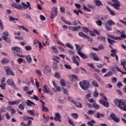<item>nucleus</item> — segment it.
Masks as SVG:
<instances>
[{"mask_svg": "<svg viewBox=\"0 0 126 126\" xmlns=\"http://www.w3.org/2000/svg\"><path fill=\"white\" fill-rule=\"evenodd\" d=\"M11 50L12 51H14V52H16V53H20L21 51L20 48L17 46L12 47Z\"/></svg>", "mask_w": 126, "mask_h": 126, "instance_id": "nucleus-17", "label": "nucleus"}, {"mask_svg": "<svg viewBox=\"0 0 126 126\" xmlns=\"http://www.w3.org/2000/svg\"><path fill=\"white\" fill-rule=\"evenodd\" d=\"M51 49L52 50H53V51H55L54 52L55 54H58L59 53V50H58V49L57 48L56 46H52L51 47Z\"/></svg>", "mask_w": 126, "mask_h": 126, "instance_id": "nucleus-35", "label": "nucleus"}, {"mask_svg": "<svg viewBox=\"0 0 126 126\" xmlns=\"http://www.w3.org/2000/svg\"><path fill=\"white\" fill-rule=\"evenodd\" d=\"M83 9H84V10H85L86 11H87L88 12H91V9L87 8V7H86V6H85V5H83Z\"/></svg>", "mask_w": 126, "mask_h": 126, "instance_id": "nucleus-44", "label": "nucleus"}, {"mask_svg": "<svg viewBox=\"0 0 126 126\" xmlns=\"http://www.w3.org/2000/svg\"><path fill=\"white\" fill-rule=\"evenodd\" d=\"M76 58L77 59H78V61H80V58H79V56L77 55L76 56V57L74 56L72 57V62L74 63H75V64H76L77 66H79L80 64L79 63V62L76 61Z\"/></svg>", "mask_w": 126, "mask_h": 126, "instance_id": "nucleus-8", "label": "nucleus"}, {"mask_svg": "<svg viewBox=\"0 0 126 126\" xmlns=\"http://www.w3.org/2000/svg\"><path fill=\"white\" fill-rule=\"evenodd\" d=\"M111 6L114 7L116 10H120L121 9V2H117V3H114L111 4Z\"/></svg>", "mask_w": 126, "mask_h": 126, "instance_id": "nucleus-9", "label": "nucleus"}, {"mask_svg": "<svg viewBox=\"0 0 126 126\" xmlns=\"http://www.w3.org/2000/svg\"><path fill=\"white\" fill-rule=\"evenodd\" d=\"M117 117V115L115 113H111L110 114V118L113 120L116 117Z\"/></svg>", "mask_w": 126, "mask_h": 126, "instance_id": "nucleus-55", "label": "nucleus"}, {"mask_svg": "<svg viewBox=\"0 0 126 126\" xmlns=\"http://www.w3.org/2000/svg\"><path fill=\"white\" fill-rule=\"evenodd\" d=\"M105 28L108 31H112V26L107 22H106Z\"/></svg>", "mask_w": 126, "mask_h": 126, "instance_id": "nucleus-20", "label": "nucleus"}, {"mask_svg": "<svg viewBox=\"0 0 126 126\" xmlns=\"http://www.w3.org/2000/svg\"><path fill=\"white\" fill-rule=\"evenodd\" d=\"M9 20L10 21H13L14 23H16V22H15V20L16 21H18V19L17 18H14L13 17L9 16Z\"/></svg>", "mask_w": 126, "mask_h": 126, "instance_id": "nucleus-29", "label": "nucleus"}, {"mask_svg": "<svg viewBox=\"0 0 126 126\" xmlns=\"http://www.w3.org/2000/svg\"><path fill=\"white\" fill-rule=\"evenodd\" d=\"M42 91L47 94L50 93V89H49V88L46 85H44V87L43 88V89H42Z\"/></svg>", "mask_w": 126, "mask_h": 126, "instance_id": "nucleus-16", "label": "nucleus"}, {"mask_svg": "<svg viewBox=\"0 0 126 126\" xmlns=\"http://www.w3.org/2000/svg\"><path fill=\"white\" fill-rule=\"evenodd\" d=\"M111 81L113 82V83H116V82L118 81V79L115 77H113L111 78Z\"/></svg>", "mask_w": 126, "mask_h": 126, "instance_id": "nucleus-52", "label": "nucleus"}, {"mask_svg": "<svg viewBox=\"0 0 126 126\" xmlns=\"http://www.w3.org/2000/svg\"><path fill=\"white\" fill-rule=\"evenodd\" d=\"M68 122L69 125H70V126H75V125L74 124V123L73 122V121H72V120H69V121H68Z\"/></svg>", "mask_w": 126, "mask_h": 126, "instance_id": "nucleus-50", "label": "nucleus"}, {"mask_svg": "<svg viewBox=\"0 0 126 126\" xmlns=\"http://www.w3.org/2000/svg\"><path fill=\"white\" fill-rule=\"evenodd\" d=\"M94 1H95V5L97 6L103 5V3H102V2L100 0H95Z\"/></svg>", "mask_w": 126, "mask_h": 126, "instance_id": "nucleus-33", "label": "nucleus"}, {"mask_svg": "<svg viewBox=\"0 0 126 126\" xmlns=\"http://www.w3.org/2000/svg\"><path fill=\"white\" fill-rule=\"evenodd\" d=\"M1 63L4 64V63H8L9 60L7 58H3L2 59Z\"/></svg>", "mask_w": 126, "mask_h": 126, "instance_id": "nucleus-30", "label": "nucleus"}, {"mask_svg": "<svg viewBox=\"0 0 126 126\" xmlns=\"http://www.w3.org/2000/svg\"><path fill=\"white\" fill-rule=\"evenodd\" d=\"M1 38L5 41L6 43H10V42H11V39L10 38L8 37V32H3Z\"/></svg>", "mask_w": 126, "mask_h": 126, "instance_id": "nucleus-3", "label": "nucleus"}, {"mask_svg": "<svg viewBox=\"0 0 126 126\" xmlns=\"http://www.w3.org/2000/svg\"><path fill=\"white\" fill-rule=\"evenodd\" d=\"M50 119V116H47L46 117L43 118V121L44 123H47V122H49V120Z\"/></svg>", "mask_w": 126, "mask_h": 126, "instance_id": "nucleus-45", "label": "nucleus"}, {"mask_svg": "<svg viewBox=\"0 0 126 126\" xmlns=\"http://www.w3.org/2000/svg\"><path fill=\"white\" fill-rule=\"evenodd\" d=\"M79 85L81 87V88L85 91H87V90L89 89L90 83L88 81L83 80L82 82H80Z\"/></svg>", "mask_w": 126, "mask_h": 126, "instance_id": "nucleus-2", "label": "nucleus"}, {"mask_svg": "<svg viewBox=\"0 0 126 126\" xmlns=\"http://www.w3.org/2000/svg\"><path fill=\"white\" fill-rule=\"evenodd\" d=\"M35 72L36 74H38V75H39V76H42V73H41L40 71H39L38 70H35Z\"/></svg>", "mask_w": 126, "mask_h": 126, "instance_id": "nucleus-64", "label": "nucleus"}, {"mask_svg": "<svg viewBox=\"0 0 126 126\" xmlns=\"http://www.w3.org/2000/svg\"><path fill=\"white\" fill-rule=\"evenodd\" d=\"M18 27H19V28H20V29H23V30L26 31L27 32V33H28V32H29V30H28V29H27V28H26L24 26H18Z\"/></svg>", "mask_w": 126, "mask_h": 126, "instance_id": "nucleus-31", "label": "nucleus"}, {"mask_svg": "<svg viewBox=\"0 0 126 126\" xmlns=\"http://www.w3.org/2000/svg\"><path fill=\"white\" fill-rule=\"evenodd\" d=\"M52 67L54 70H58V69H59V68H58V64L55 62L52 63Z\"/></svg>", "mask_w": 126, "mask_h": 126, "instance_id": "nucleus-26", "label": "nucleus"}, {"mask_svg": "<svg viewBox=\"0 0 126 126\" xmlns=\"http://www.w3.org/2000/svg\"><path fill=\"white\" fill-rule=\"evenodd\" d=\"M19 109H20L22 111H23V110H24L25 109L24 105H23V104H20L19 105Z\"/></svg>", "mask_w": 126, "mask_h": 126, "instance_id": "nucleus-51", "label": "nucleus"}, {"mask_svg": "<svg viewBox=\"0 0 126 126\" xmlns=\"http://www.w3.org/2000/svg\"><path fill=\"white\" fill-rule=\"evenodd\" d=\"M99 102L100 104H101V105H103L104 107H106V108L109 107V102H108V101H104L102 99H99Z\"/></svg>", "mask_w": 126, "mask_h": 126, "instance_id": "nucleus-13", "label": "nucleus"}, {"mask_svg": "<svg viewBox=\"0 0 126 126\" xmlns=\"http://www.w3.org/2000/svg\"><path fill=\"white\" fill-rule=\"evenodd\" d=\"M107 36L110 38V39H113V40H116V37L113 35L107 34Z\"/></svg>", "mask_w": 126, "mask_h": 126, "instance_id": "nucleus-60", "label": "nucleus"}, {"mask_svg": "<svg viewBox=\"0 0 126 126\" xmlns=\"http://www.w3.org/2000/svg\"><path fill=\"white\" fill-rule=\"evenodd\" d=\"M5 85H6V84H1L0 85V87L1 89H5Z\"/></svg>", "mask_w": 126, "mask_h": 126, "instance_id": "nucleus-63", "label": "nucleus"}, {"mask_svg": "<svg viewBox=\"0 0 126 126\" xmlns=\"http://www.w3.org/2000/svg\"><path fill=\"white\" fill-rule=\"evenodd\" d=\"M5 71L6 72V75L8 76V75H12V76H14V73L12 70H11V69L10 68H7L5 70Z\"/></svg>", "mask_w": 126, "mask_h": 126, "instance_id": "nucleus-11", "label": "nucleus"}, {"mask_svg": "<svg viewBox=\"0 0 126 126\" xmlns=\"http://www.w3.org/2000/svg\"><path fill=\"white\" fill-rule=\"evenodd\" d=\"M75 46L76 48V50L78 52V54H79V53H81V51L82 50V48L80 46H79V45L75 44Z\"/></svg>", "mask_w": 126, "mask_h": 126, "instance_id": "nucleus-23", "label": "nucleus"}, {"mask_svg": "<svg viewBox=\"0 0 126 126\" xmlns=\"http://www.w3.org/2000/svg\"><path fill=\"white\" fill-rule=\"evenodd\" d=\"M68 29L71 30V31H78L79 29H81V27L80 26L77 27H69Z\"/></svg>", "mask_w": 126, "mask_h": 126, "instance_id": "nucleus-14", "label": "nucleus"}, {"mask_svg": "<svg viewBox=\"0 0 126 126\" xmlns=\"http://www.w3.org/2000/svg\"><path fill=\"white\" fill-rule=\"evenodd\" d=\"M58 13V8L56 7H54L52 8V13L50 16L51 19L53 20L54 18H55L56 17H57V15Z\"/></svg>", "mask_w": 126, "mask_h": 126, "instance_id": "nucleus-5", "label": "nucleus"}, {"mask_svg": "<svg viewBox=\"0 0 126 126\" xmlns=\"http://www.w3.org/2000/svg\"><path fill=\"white\" fill-rule=\"evenodd\" d=\"M44 69L45 72H49V73H51V68L50 67V66H49V65H45Z\"/></svg>", "mask_w": 126, "mask_h": 126, "instance_id": "nucleus-22", "label": "nucleus"}, {"mask_svg": "<svg viewBox=\"0 0 126 126\" xmlns=\"http://www.w3.org/2000/svg\"><path fill=\"white\" fill-rule=\"evenodd\" d=\"M78 55L79 56H80V57L82 58V59H83L84 60H86V59H88V57H87V56L84 54V53H83L82 52H79Z\"/></svg>", "mask_w": 126, "mask_h": 126, "instance_id": "nucleus-19", "label": "nucleus"}, {"mask_svg": "<svg viewBox=\"0 0 126 126\" xmlns=\"http://www.w3.org/2000/svg\"><path fill=\"white\" fill-rule=\"evenodd\" d=\"M42 111H45L46 113H48L49 112V109H48V107L43 106L42 107Z\"/></svg>", "mask_w": 126, "mask_h": 126, "instance_id": "nucleus-54", "label": "nucleus"}, {"mask_svg": "<svg viewBox=\"0 0 126 126\" xmlns=\"http://www.w3.org/2000/svg\"><path fill=\"white\" fill-rule=\"evenodd\" d=\"M111 75H112V72L111 71H109L108 72V73L105 74L104 75V77H110V76H111Z\"/></svg>", "mask_w": 126, "mask_h": 126, "instance_id": "nucleus-49", "label": "nucleus"}, {"mask_svg": "<svg viewBox=\"0 0 126 126\" xmlns=\"http://www.w3.org/2000/svg\"><path fill=\"white\" fill-rule=\"evenodd\" d=\"M94 96L95 97V98H97V97L99 96V93H98V90L97 89H95L94 92Z\"/></svg>", "mask_w": 126, "mask_h": 126, "instance_id": "nucleus-32", "label": "nucleus"}, {"mask_svg": "<svg viewBox=\"0 0 126 126\" xmlns=\"http://www.w3.org/2000/svg\"><path fill=\"white\" fill-rule=\"evenodd\" d=\"M92 106L93 108H94L96 110H99L100 109V106L96 103H94Z\"/></svg>", "mask_w": 126, "mask_h": 126, "instance_id": "nucleus-25", "label": "nucleus"}, {"mask_svg": "<svg viewBox=\"0 0 126 126\" xmlns=\"http://www.w3.org/2000/svg\"><path fill=\"white\" fill-rule=\"evenodd\" d=\"M78 35L79 36H80V37H82V38H83L84 39H87L88 42H90V43H93V39L92 38V37L88 36V35L84 34V33L82 32H79L78 33Z\"/></svg>", "mask_w": 126, "mask_h": 126, "instance_id": "nucleus-4", "label": "nucleus"}, {"mask_svg": "<svg viewBox=\"0 0 126 126\" xmlns=\"http://www.w3.org/2000/svg\"><path fill=\"white\" fill-rule=\"evenodd\" d=\"M94 78H95V79H96V80L97 81H98V82H99L100 83H101V84H104V81H103L102 79H101V77H100L99 76H98V75H97V74L94 73Z\"/></svg>", "mask_w": 126, "mask_h": 126, "instance_id": "nucleus-12", "label": "nucleus"}, {"mask_svg": "<svg viewBox=\"0 0 126 126\" xmlns=\"http://www.w3.org/2000/svg\"><path fill=\"white\" fill-rule=\"evenodd\" d=\"M91 56H93L94 61H95V62H99V61H100V58H99V56L97 55V54L95 53H92L91 54Z\"/></svg>", "mask_w": 126, "mask_h": 126, "instance_id": "nucleus-10", "label": "nucleus"}, {"mask_svg": "<svg viewBox=\"0 0 126 126\" xmlns=\"http://www.w3.org/2000/svg\"><path fill=\"white\" fill-rule=\"evenodd\" d=\"M17 9H20V10H22V9H23V7L21 5V4H17V7H16Z\"/></svg>", "mask_w": 126, "mask_h": 126, "instance_id": "nucleus-41", "label": "nucleus"}, {"mask_svg": "<svg viewBox=\"0 0 126 126\" xmlns=\"http://www.w3.org/2000/svg\"><path fill=\"white\" fill-rule=\"evenodd\" d=\"M7 84L8 85H10V86L13 87L14 89H17V87H16V85L14 84V82L12 79H8L7 81Z\"/></svg>", "mask_w": 126, "mask_h": 126, "instance_id": "nucleus-7", "label": "nucleus"}, {"mask_svg": "<svg viewBox=\"0 0 126 126\" xmlns=\"http://www.w3.org/2000/svg\"><path fill=\"white\" fill-rule=\"evenodd\" d=\"M65 46H66V47L69 48L71 50H73V49H74L73 46L71 45V44H70V43H66Z\"/></svg>", "mask_w": 126, "mask_h": 126, "instance_id": "nucleus-36", "label": "nucleus"}, {"mask_svg": "<svg viewBox=\"0 0 126 126\" xmlns=\"http://www.w3.org/2000/svg\"><path fill=\"white\" fill-rule=\"evenodd\" d=\"M26 59L28 63H31V62H32V58L30 55H27L26 56Z\"/></svg>", "mask_w": 126, "mask_h": 126, "instance_id": "nucleus-27", "label": "nucleus"}, {"mask_svg": "<svg viewBox=\"0 0 126 126\" xmlns=\"http://www.w3.org/2000/svg\"><path fill=\"white\" fill-rule=\"evenodd\" d=\"M114 103L115 105L118 107V108H120V109H121V110L126 112V102L125 101H123V99H116L114 101Z\"/></svg>", "mask_w": 126, "mask_h": 126, "instance_id": "nucleus-1", "label": "nucleus"}, {"mask_svg": "<svg viewBox=\"0 0 126 126\" xmlns=\"http://www.w3.org/2000/svg\"><path fill=\"white\" fill-rule=\"evenodd\" d=\"M31 98L34 99V100H36V101H39V97H38L36 95H33V96L31 97Z\"/></svg>", "mask_w": 126, "mask_h": 126, "instance_id": "nucleus-59", "label": "nucleus"}, {"mask_svg": "<svg viewBox=\"0 0 126 126\" xmlns=\"http://www.w3.org/2000/svg\"><path fill=\"white\" fill-rule=\"evenodd\" d=\"M64 66L65 68H66V69H71V66L70 65H68L67 64H64Z\"/></svg>", "mask_w": 126, "mask_h": 126, "instance_id": "nucleus-48", "label": "nucleus"}, {"mask_svg": "<svg viewBox=\"0 0 126 126\" xmlns=\"http://www.w3.org/2000/svg\"><path fill=\"white\" fill-rule=\"evenodd\" d=\"M107 41L109 44H110V45H114V43H116V41L112 40L110 38H107Z\"/></svg>", "mask_w": 126, "mask_h": 126, "instance_id": "nucleus-34", "label": "nucleus"}, {"mask_svg": "<svg viewBox=\"0 0 126 126\" xmlns=\"http://www.w3.org/2000/svg\"><path fill=\"white\" fill-rule=\"evenodd\" d=\"M0 111L2 113H4V112L6 111V108L4 106H2L1 108Z\"/></svg>", "mask_w": 126, "mask_h": 126, "instance_id": "nucleus-62", "label": "nucleus"}, {"mask_svg": "<svg viewBox=\"0 0 126 126\" xmlns=\"http://www.w3.org/2000/svg\"><path fill=\"white\" fill-rule=\"evenodd\" d=\"M121 65H123V66H126V60H124L123 61H121Z\"/></svg>", "mask_w": 126, "mask_h": 126, "instance_id": "nucleus-61", "label": "nucleus"}, {"mask_svg": "<svg viewBox=\"0 0 126 126\" xmlns=\"http://www.w3.org/2000/svg\"><path fill=\"white\" fill-rule=\"evenodd\" d=\"M114 122L115 123H120V118L116 116L115 119H113Z\"/></svg>", "mask_w": 126, "mask_h": 126, "instance_id": "nucleus-56", "label": "nucleus"}, {"mask_svg": "<svg viewBox=\"0 0 126 126\" xmlns=\"http://www.w3.org/2000/svg\"><path fill=\"white\" fill-rule=\"evenodd\" d=\"M60 83L63 87H65V81H64L63 79H62L61 80H60Z\"/></svg>", "mask_w": 126, "mask_h": 126, "instance_id": "nucleus-37", "label": "nucleus"}, {"mask_svg": "<svg viewBox=\"0 0 126 126\" xmlns=\"http://www.w3.org/2000/svg\"><path fill=\"white\" fill-rule=\"evenodd\" d=\"M55 77L58 78V79H61V75H60V73L58 72H56L54 75Z\"/></svg>", "mask_w": 126, "mask_h": 126, "instance_id": "nucleus-38", "label": "nucleus"}, {"mask_svg": "<svg viewBox=\"0 0 126 126\" xmlns=\"http://www.w3.org/2000/svg\"><path fill=\"white\" fill-rule=\"evenodd\" d=\"M71 116L74 118V119H75V120H77L78 118V114H77V113H73L71 114Z\"/></svg>", "mask_w": 126, "mask_h": 126, "instance_id": "nucleus-47", "label": "nucleus"}, {"mask_svg": "<svg viewBox=\"0 0 126 126\" xmlns=\"http://www.w3.org/2000/svg\"><path fill=\"white\" fill-rule=\"evenodd\" d=\"M54 121L55 122H59V123H62V116L59 113H56L55 114V118H54Z\"/></svg>", "mask_w": 126, "mask_h": 126, "instance_id": "nucleus-6", "label": "nucleus"}, {"mask_svg": "<svg viewBox=\"0 0 126 126\" xmlns=\"http://www.w3.org/2000/svg\"><path fill=\"white\" fill-rule=\"evenodd\" d=\"M98 50H105V48L104 47V45L103 44H100L98 47Z\"/></svg>", "mask_w": 126, "mask_h": 126, "instance_id": "nucleus-58", "label": "nucleus"}, {"mask_svg": "<svg viewBox=\"0 0 126 126\" xmlns=\"http://www.w3.org/2000/svg\"><path fill=\"white\" fill-rule=\"evenodd\" d=\"M60 11L61 13H65V8H64L63 7H60Z\"/></svg>", "mask_w": 126, "mask_h": 126, "instance_id": "nucleus-53", "label": "nucleus"}, {"mask_svg": "<svg viewBox=\"0 0 126 126\" xmlns=\"http://www.w3.org/2000/svg\"><path fill=\"white\" fill-rule=\"evenodd\" d=\"M25 104H26L27 106H32V104L34 106L36 105L34 102L29 99L27 100V102H25Z\"/></svg>", "mask_w": 126, "mask_h": 126, "instance_id": "nucleus-21", "label": "nucleus"}, {"mask_svg": "<svg viewBox=\"0 0 126 126\" xmlns=\"http://www.w3.org/2000/svg\"><path fill=\"white\" fill-rule=\"evenodd\" d=\"M106 22L108 24L111 25V26H112V25H115V22H113V21L112 20H108Z\"/></svg>", "mask_w": 126, "mask_h": 126, "instance_id": "nucleus-46", "label": "nucleus"}, {"mask_svg": "<svg viewBox=\"0 0 126 126\" xmlns=\"http://www.w3.org/2000/svg\"><path fill=\"white\" fill-rule=\"evenodd\" d=\"M106 9L107 10H108V11H109L111 15H112V16H114L115 15V12L114 11H112V10H111V9L110 8V7L107 6L106 7Z\"/></svg>", "mask_w": 126, "mask_h": 126, "instance_id": "nucleus-28", "label": "nucleus"}, {"mask_svg": "<svg viewBox=\"0 0 126 126\" xmlns=\"http://www.w3.org/2000/svg\"><path fill=\"white\" fill-rule=\"evenodd\" d=\"M28 112L32 116H35V114H34L35 111L33 110H28Z\"/></svg>", "mask_w": 126, "mask_h": 126, "instance_id": "nucleus-43", "label": "nucleus"}, {"mask_svg": "<svg viewBox=\"0 0 126 126\" xmlns=\"http://www.w3.org/2000/svg\"><path fill=\"white\" fill-rule=\"evenodd\" d=\"M26 3H25L24 2H22V5L23 6V8H25V9H27V8H28V3H30L29 2H26Z\"/></svg>", "mask_w": 126, "mask_h": 126, "instance_id": "nucleus-24", "label": "nucleus"}, {"mask_svg": "<svg viewBox=\"0 0 126 126\" xmlns=\"http://www.w3.org/2000/svg\"><path fill=\"white\" fill-rule=\"evenodd\" d=\"M87 124L89 126H94L93 124H95V121L94 120H92L91 121L88 122Z\"/></svg>", "mask_w": 126, "mask_h": 126, "instance_id": "nucleus-40", "label": "nucleus"}, {"mask_svg": "<svg viewBox=\"0 0 126 126\" xmlns=\"http://www.w3.org/2000/svg\"><path fill=\"white\" fill-rule=\"evenodd\" d=\"M20 103V100H15V101H9L8 102V105H19V103Z\"/></svg>", "mask_w": 126, "mask_h": 126, "instance_id": "nucleus-15", "label": "nucleus"}, {"mask_svg": "<svg viewBox=\"0 0 126 126\" xmlns=\"http://www.w3.org/2000/svg\"><path fill=\"white\" fill-rule=\"evenodd\" d=\"M82 29L84 30V32H85L86 33H88V32H89V29L87 27H83Z\"/></svg>", "mask_w": 126, "mask_h": 126, "instance_id": "nucleus-42", "label": "nucleus"}, {"mask_svg": "<svg viewBox=\"0 0 126 126\" xmlns=\"http://www.w3.org/2000/svg\"><path fill=\"white\" fill-rule=\"evenodd\" d=\"M92 84H93V85L94 86V87H99V85H98V83H97L96 81H93L92 82Z\"/></svg>", "mask_w": 126, "mask_h": 126, "instance_id": "nucleus-39", "label": "nucleus"}, {"mask_svg": "<svg viewBox=\"0 0 126 126\" xmlns=\"http://www.w3.org/2000/svg\"><path fill=\"white\" fill-rule=\"evenodd\" d=\"M94 117H95V118H97V119H100V118H101V117L102 118H104V117H105V115L103 114H101L99 112H97L96 113V115H94Z\"/></svg>", "mask_w": 126, "mask_h": 126, "instance_id": "nucleus-18", "label": "nucleus"}, {"mask_svg": "<svg viewBox=\"0 0 126 126\" xmlns=\"http://www.w3.org/2000/svg\"><path fill=\"white\" fill-rule=\"evenodd\" d=\"M26 51H31L32 50V47L30 46H25Z\"/></svg>", "mask_w": 126, "mask_h": 126, "instance_id": "nucleus-57", "label": "nucleus"}]
</instances>
